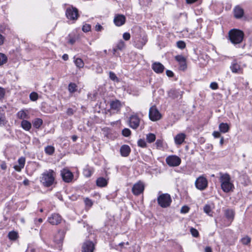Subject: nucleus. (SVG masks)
<instances>
[{
  "mask_svg": "<svg viewBox=\"0 0 252 252\" xmlns=\"http://www.w3.org/2000/svg\"><path fill=\"white\" fill-rule=\"evenodd\" d=\"M7 61V58L6 56L0 53V66L5 63Z\"/></svg>",
  "mask_w": 252,
  "mask_h": 252,
  "instance_id": "nucleus-35",
  "label": "nucleus"
},
{
  "mask_svg": "<svg viewBox=\"0 0 252 252\" xmlns=\"http://www.w3.org/2000/svg\"><path fill=\"white\" fill-rule=\"evenodd\" d=\"M130 148L127 145H123L121 147L120 153L122 157H128L130 153Z\"/></svg>",
  "mask_w": 252,
  "mask_h": 252,
  "instance_id": "nucleus-20",
  "label": "nucleus"
},
{
  "mask_svg": "<svg viewBox=\"0 0 252 252\" xmlns=\"http://www.w3.org/2000/svg\"><path fill=\"white\" fill-rule=\"evenodd\" d=\"M183 92L180 91L179 90L172 89L171 90L168 92V95L169 97H172L173 98H177L179 96L182 97Z\"/></svg>",
  "mask_w": 252,
  "mask_h": 252,
  "instance_id": "nucleus-23",
  "label": "nucleus"
},
{
  "mask_svg": "<svg viewBox=\"0 0 252 252\" xmlns=\"http://www.w3.org/2000/svg\"><path fill=\"white\" fill-rule=\"evenodd\" d=\"M62 59L64 60V61H67L68 60V56L67 54H64L63 55V57H62Z\"/></svg>",
  "mask_w": 252,
  "mask_h": 252,
  "instance_id": "nucleus-64",
  "label": "nucleus"
},
{
  "mask_svg": "<svg viewBox=\"0 0 252 252\" xmlns=\"http://www.w3.org/2000/svg\"><path fill=\"white\" fill-rule=\"evenodd\" d=\"M138 146L142 148H145L147 146V144L144 139H140L137 142Z\"/></svg>",
  "mask_w": 252,
  "mask_h": 252,
  "instance_id": "nucleus-42",
  "label": "nucleus"
},
{
  "mask_svg": "<svg viewBox=\"0 0 252 252\" xmlns=\"http://www.w3.org/2000/svg\"><path fill=\"white\" fill-rule=\"evenodd\" d=\"M65 14L67 19L73 21L76 20L79 17L78 9L73 6L68 7L66 9Z\"/></svg>",
  "mask_w": 252,
  "mask_h": 252,
  "instance_id": "nucleus-6",
  "label": "nucleus"
},
{
  "mask_svg": "<svg viewBox=\"0 0 252 252\" xmlns=\"http://www.w3.org/2000/svg\"><path fill=\"white\" fill-rule=\"evenodd\" d=\"M190 232L191 235L194 237H197L199 235L198 231L194 228L191 227L190 229Z\"/></svg>",
  "mask_w": 252,
  "mask_h": 252,
  "instance_id": "nucleus-44",
  "label": "nucleus"
},
{
  "mask_svg": "<svg viewBox=\"0 0 252 252\" xmlns=\"http://www.w3.org/2000/svg\"><path fill=\"white\" fill-rule=\"evenodd\" d=\"M85 202L86 205H87L89 206H91L93 205V202H92V200L91 199H89L88 198H86L85 199Z\"/></svg>",
  "mask_w": 252,
  "mask_h": 252,
  "instance_id": "nucleus-56",
  "label": "nucleus"
},
{
  "mask_svg": "<svg viewBox=\"0 0 252 252\" xmlns=\"http://www.w3.org/2000/svg\"><path fill=\"white\" fill-rule=\"evenodd\" d=\"M110 106L112 110L117 113L120 111L122 105L120 100L116 99L110 102Z\"/></svg>",
  "mask_w": 252,
  "mask_h": 252,
  "instance_id": "nucleus-16",
  "label": "nucleus"
},
{
  "mask_svg": "<svg viewBox=\"0 0 252 252\" xmlns=\"http://www.w3.org/2000/svg\"><path fill=\"white\" fill-rule=\"evenodd\" d=\"M244 33L243 31L233 29L229 31L228 37L231 42L233 44L241 43L244 39Z\"/></svg>",
  "mask_w": 252,
  "mask_h": 252,
  "instance_id": "nucleus-3",
  "label": "nucleus"
},
{
  "mask_svg": "<svg viewBox=\"0 0 252 252\" xmlns=\"http://www.w3.org/2000/svg\"><path fill=\"white\" fill-rule=\"evenodd\" d=\"M166 74L167 76H168L169 77H172L174 76L173 72L172 71L169 70H166Z\"/></svg>",
  "mask_w": 252,
  "mask_h": 252,
  "instance_id": "nucleus-60",
  "label": "nucleus"
},
{
  "mask_svg": "<svg viewBox=\"0 0 252 252\" xmlns=\"http://www.w3.org/2000/svg\"><path fill=\"white\" fill-rule=\"evenodd\" d=\"M204 252H212V248L210 247H206L205 248V251Z\"/></svg>",
  "mask_w": 252,
  "mask_h": 252,
  "instance_id": "nucleus-63",
  "label": "nucleus"
},
{
  "mask_svg": "<svg viewBox=\"0 0 252 252\" xmlns=\"http://www.w3.org/2000/svg\"><path fill=\"white\" fill-rule=\"evenodd\" d=\"M91 26L89 24H85L82 27V30L84 32H88L91 31Z\"/></svg>",
  "mask_w": 252,
  "mask_h": 252,
  "instance_id": "nucleus-50",
  "label": "nucleus"
},
{
  "mask_svg": "<svg viewBox=\"0 0 252 252\" xmlns=\"http://www.w3.org/2000/svg\"><path fill=\"white\" fill-rule=\"evenodd\" d=\"M224 215L227 219L231 222L234 218L235 212L232 209H228L224 211Z\"/></svg>",
  "mask_w": 252,
  "mask_h": 252,
  "instance_id": "nucleus-21",
  "label": "nucleus"
},
{
  "mask_svg": "<svg viewBox=\"0 0 252 252\" xmlns=\"http://www.w3.org/2000/svg\"><path fill=\"white\" fill-rule=\"evenodd\" d=\"M25 158L24 157H21L19 158L18 162L19 165L21 166V167H24L25 164Z\"/></svg>",
  "mask_w": 252,
  "mask_h": 252,
  "instance_id": "nucleus-47",
  "label": "nucleus"
},
{
  "mask_svg": "<svg viewBox=\"0 0 252 252\" xmlns=\"http://www.w3.org/2000/svg\"><path fill=\"white\" fill-rule=\"evenodd\" d=\"M140 119L135 115H132L129 117V126L133 129L137 128L139 126Z\"/></svg>",
  "mask_w": 252,
  "mask_h": 252,
  "instance_id": "nucleus-13",
  "label": "nucleus"
},
{
  "mask_svg": "<svg viewBox=\"0 0 252 252\" xmlns=\"http://www.w3.org/2000/svg\"><path fill=\"white\" fill-rule=\"evenodd\" d=\"M189 207L187 206H184L181 208V212L182 213H187L189 212Z\"/></svg>",
  "mask_w": 252,
  "mask_h": 252,
  "instance_id": "nucleus-54",
  "label": "nucleus"
},
{
  "mask_svg": "<svg viewBox=\"0 0 252 252\" xmlns=\"http://www.w3.org/2000/svg\"><path fill=\"white\" fill-rule=\"evenodd\" d=\"M156 140V135L152 133H148L146 135V140L149 143H151L154 142Z\"/></svg>",
  "mask_w": 252,
  "mask_h": 252,
  "instance_id": "nucleus-31",
  "label": "nucleus"
},
{
  "mask_svg": "<svg viewBox=\"0 0 252 252\" xmlns=\"http://www.w3.org/2000/svg\"><path fill=\"white\" fill-rule=\"evenodd\" d=\"M48 220L52 225H57L61 222L62 217L58 214L54 213L48 218Z\"/></svg>",
  "mask_w": 252,
  "mask_h": 252,
  "instance_id": "nucleus-14",
  "label": "nucleus"
},
{
  "mask_svg": "<svg viewBox=\"0 0 252 252\" xmlns=\"http://www.w3.org/2000/svg\"><path fill=\"white\" fill-rule=\"evenodd\" d=\"M166 162L169 166H178L181 164V159L177 156L171 155L166 158Z\"/></svg>",
  "mask_w": 252,
  "mask_h": 252,
  "instance_id": "nucleus-8",
  "label": "nucleus"
},
{
  "mask_svg": "<svg viewBox=\"0 0 252 252\" xmlns=\"http://www.w3.org/2000/svg\"><path fill=\"white\" fill-rule=\"evenodd\" d=\"M147 42V38L146 36L138 35L134 38V46L138 48L141 49Z\"/></svg>",
  "mask_w": 252,
  "mask_h": 252,
  "instance_id": "nucleus-9",
  "label": "nucleus"
},
{
  "mask_svg": "<svg viewBox=\"0 0 252 252\" xmlns=\"http://www.w3.org/2000/svg\"><path fill=\"white\" fill-rule=\"evenodd\" d=\"M156 145L158 149H160L163 147V141L161 139H158L156 141Z\"/></svg>",
  "mask_w": 252,
  "mask_h": 252,
  "instance_id": "nucleus-45",
  "label": "nucleus"
},
{
  "mask_svg": "<svg viewBox=\"0 0 252 252\" xmlns=\"http://www.w3.org/2000/svg\"><path fill=\"white\" fill-rule=\"evenodd\" d=\"M77 85L74 83H70L68 85V91L70 93H73L77 90Z\"/></svg>",
  "mask_w": 252,
  "mask_h": 252,
  "instance_id": "nucleus-33",
  "label": "nucleus"
},
{
  "mask_svg": "<svg viewBox=\"0 0 252 252\" xmlns=\"http://www.w3.org/2000/svg\"><path fill=\"white\" fill-rule=\"evenodd\" d=\"M0 166L2 170H5L7 168L6 163L5 161H2Z\"/></svg>",
  "mask_w": 252,
  "mask_h": 252,
  "instance_id": "nucleus-58",
  "label": "nucleus"
},
{
  "mask_svg": "<svg viewBox=\"0 0 252 252\" xmlns=\"http://www.w3.org/2000/svg\"><path fill=\"white\" fill-rule=\"evenodd\" d=\"M107 184L108 180L103 177H99L96 181V184L97 186L100 188L106 187L107 185Z\"/></svg>",
  "mask_w": 252,
  "mask_h": 252,
  "instance_id": "nucleus-24",
  "label": "nucleus"
},
{
  "mask_svg": "<svg viewBox=\"0 0 252 252\" xmlns=\"http://www.w3.org/2000/svg\"><path fill=\"white\" fill-rule=\"evenodd\" d=\"M149 117L151 121L155 122L159 120L161 118L162 115L157 107L155 105H153L149 109Z\"/></svg>",
  "mask_w": 252,
  "mask_h": 252,
  "instance_id": "nucleus-5",
  "label": "nucleus"
},
{
  "mask_svg": "<svg viewBox=\"0 0 252 252\" xmlns=\"http://www.w3.org/2000/svg\"><path fill=\"white\" fill-rule=\"evenodd\" d=\"M251 241V239L249 236H246L241 239V242L244 245H248Z\"/></svg>",
  "mask_w": 252,
  "mask_h": 252,
  "instance_id": "nucleus-41",
  "label": "nucleus"
},
{
  "mask_svg": "<svg viewBox=\"0 0 252 252\" xmlns=\"http://www.w3.org/2000/svg\"><path fill=\"white\" fill-rule=\"evenodd\" d=\"M123 37L125 40H128L130 38V34L129 32H125L123 35Z\"/></svg>",
  "mask_w": 252,
  "mask_h": 252,
  "instance_id": "nucleus-52",
  "label": "nucleus"
},
{
  "mask_svg": "<svg viewBox=\"0 0 252 252\" xmlns=\"http://www.w3.org/2000/svg\"><path fill=\"white\" fill-rule=\"evenodd\" d=\"M230 69L233 73H239L241 70L240 65L234 61L231 63Z\"/></svg>",
  "mask_w": 252,
  "mask_h": 252,
  "instance_id": "nucleus-25",
  "label": "nucleus"
},
{
  "mask_svg": "<svg viewBox=\"0 0 252 252\" xmlns=\"http://www.w3.org/2000/svg\"><path fill=\"white\" fill-rule=\"evenodd\" d=\"M94 249V243L90 241L85 242L82 247V252H93Z\"/></svg>",
  "mask_w": 252,
  "mask_h": 252,
  "instance_id": "nucleus-15",
  "label": "nucleus"
},
{
  "mask_svg": "<svg viewBox=\"0 0 252 252\" xmlns=\"http://www.w3.org/2000/svg\"><path fill=\"white\" fill-rule=\"evenodd\" d=\"M61 175L63 181L66 183H70L73 179L72 173L67 169H63L61 171Z\"/></svg>",
  "mask_w": 252,
  "mask_h": 252,
  "instance_id": "nucleus-10",
  "label": "nucleus"
},
{
  "mask_svg": "<svg viewBox=\"0 0 252 252\" xmlns=\"http://www.w3.org/2000/svg\"><path fill=\"white\" fill-rule=\"evenodd\" d=\"M233 12L234 16L236 19L241 18L244 14L243 9L239 6H237L234 8Z\"/></svg>",
  "mask_w": 252,
  "mask_h": 252,
  "instance_id": "nucleus-19",
  "label": "nucleus"
},
{
  "mask_svg": "<svg viewBox=\"0 0 252 252\" xmlns=\"http://www.w3.org/2000/svg\"><path fill=\"white\" fill-rule=\"evenodd\" d=\"M175 60L178 62H182L186 60V58L182 55H177L175 57Z\"/></svg>",
  "mask_w": 252,
  "mask_h": 252,
  "instance_id": "nucleus-48",
  "label": "nucleus"
},
{
  "mask_svg": "<svg viewBox=\"0 0 252 252\" xmlns=\"http://www.w3.org/2000/svg\"><path fill=\"white\" fill-rule=\"evenodd\" d=\"M30 99L33 101H36L38 98V94L35 92H32L30 94Z\"/></svg>",
  "mask_w": 252,
  "mask_h": 252,
  "instance_id": "nucleus-38",
  "label": "nucleus"
},
{
  "mask_svg": "<svg viewBox=\"0 0 252 252\" xmlns=\"http://www.w3.org/2000/svg\"><path fill=\"white\" fill-rule=\"evenodd\" d=\"M213 135L215 138H219L220 136V134L219 131H214L213 133Z\"/></svg>",
  "mask_w": 252,
  "mask_h": 252,
  "instance_id": "nucleus-61",
  "label": "nucleus"
},
{
  "mask_svg": "<svg viewBox=\"0 0 252 252\" xmlns=\"http://www.w3.org/2000/svg\"><path fill=\"white\" fill-rule=\"evenodd\" d=\"M130 134L131 131L128 128H125L122 130V134L125 137L129 136Z\"/></svg>",
  "mask_w": 252,
  "mask_h": 252,
  "instance_id": "nucleus-43",
  "label": "nucleus"
},
{
  "mask_svg": "<svg viewBox=\"0 0 252 252\" xmlns=\"http://www.w3.org/2000/svg\"><path fill=\"white\" fill-rule=\"evenodd\" d=\"M144 189V185L143 183L141 181H139L133 185L132 188V191L134 195H138L143 192Z\"/></svg>",
  "mask_w": 252,
  "mask_h": 252,
  "instance_id": "nucleus-11",
  "label": "nucleus"
},
{
  "mask_svg": "<svg viewBox=\"0 0 252 252\" xmlns=\"http://www.w3.org/2000/svg\"><path fill=\"white\" fill-rule=\"evenodd\" d=\"M92 173H93V171H92V169L89 168L87 167L84 169L83 174H84V176L87 177H90L92 175Z\"/></svg>",
  "mask_w": 252,
  "mask_h": 252,
  "instance_id": "nucleus-37",
  "label": "nucleus"
},
{
  "mask_svg": "<svg viewBox=\"0 0 252 252\" xmlns=\"http://www.w3.org/2000/svg\"><path fill=\"white\" fill-rule=\"evenodd\" d=\"M68 40V43L71 45H73L76 41L75 38L72 37L70 34H69L67 37Z\"/></svg>",
  "mask_w": 252,
  "mask_h": 252,
  "instance_id": "nucleus-49",
  "label": "nucleus"
},
{
  "mask_svg": "<svg viewBox=\"0 0 252 252\" xmlns=\"http://www.w3.org/2000/svg\"><path fill=\"white\" fill-rule=\"evenodd\" d=\"M43 124V121L40 118H36L32 121V124L35 128L38 129Z\"/></svg>",
  "mask_w": 252,
  "mask_h": 252,
  "instance_id": "nucleus-29",
  "label": "nucleus"
},
{
  "mask_svg": "<svg viewBox=\"0 0 252 252\" xmlns=\"http://www.w3.org/2000/svg\"><path fill=\"white\" fill-rule=\"evenodd\" d=\"M179 69L181 70L184 71L187 68V65L186 63V60L182 62L179 63Z\"/></svg>",
  "mask_w": 252,
  "mask_h": 252,
  "instance_id": "nucleus-40",
  "label": "nucleus"
},
{
  "mask_svg": "<svg viewBox=\"0 0 252 252\" xmlns=\"http://www.w3.org/2000/svg\"><path fill=\"white\" fill-rule=\"evenodd\" d=\"M45 153L48 155H52L55 152V148L53 146H48L45 148Z\"/></svg>",
  "mask_w": 252,
  "mask_h": 252,
  "instance_id": "nucleus-32",
  "label": "nucleus"
},
{
  "mask_svg": "<svg viewBox=\"0 0 252 252\" xmlns=\"http://www.w3.org/2000/svg\"><path fill=\"white\" fill-rule=\"evenodd\" d=\"M210 87L212 90H217L218 88V84L216 82H212L210 84Z\"/></svg>",
  "mask_w": 252,
  "mask_h": 252,
  "instance_id": "nucleus-53",
  "label": "nucleus"
},
{
  "mask_svg": "<svg viewBox=\"0 0 252 252\" xmlns=\"http://www.w3.org/2000/svg\"><path fill=\"white\" fill-rule=\"evenodd\" d=\"M125 47V43L122 40H120L117 45V49L120 50H123Z\"/></svg>",
  "mask_w": 252,
  "mask_h": 252,
  "instance_id": "nucleus-39",
  "label": "nucleus"
},
{
  "mask_svg": "<svg viewBox=\"0 0 252 252\" xmlns=\"http://www.w3.org/2000/svg\"><path fill=\"white\" fill-rule=\"evenodd\" d=\"M103 29V27L99 24H97L95 26V30L96 31H101Z\"/></svg>",
  "mask_w": 252,
  "mask_h": 252,
  "instance_id": "nucleus-57",
  "label": "nucleus"
},
{
  "mask_svg": "<svg viewBox=\"0 0 252 252\" xmlns=\"http://www.w3.org/2000/svg\"><path fill=\"white\" fill-rule=\"evenodd\" d=\"M219 174V181L222 191L225 193L233 191L234 189V186L230 176L228 173L221 172Z\"/></svg>",
  "mask_w": 252,
  "mask_h": 252,
  "instance_id": "nucleus-1",
  "label": "nucleus"
},
{
  "mask_svg": "<svg viewBox=\"0 0 252 252\" xmlns=\"http://www.w3.org/2000/svg\"><path fill=\"white\" fill-rule=\"evenodd\" d=\"M8 237L11 240H15L18 237L17 232L12 231L9 232Z\"/></svg>",
  "mask_w": 252,
  "mask_h": 252,
  "instance_id": "nucleus-34",
  "label": "nucleus"
},
{
  "mask_svg": "<svg viewBox=\"0 0 252 252\" xmlns=\"http://www.w3.org/2000/svg\"><path fill=\"white\" fill-rule=\"evenodd\" d=\"M177 46L179 48L183 49L185 48L186 44L184 41L180 40L177 42Z\"/></svg>",
  "mask_w": 252,
  "mask_h": 252,
  "instance_id": "nucleus-46",
  "label": "nucleus"
},
{
  "mask_svg": "<svg viewBox=\"0 0 252 252\" xmlns=\"http://www.w3.org/2000/svg\"><path fill=\"white\" fill-rule=\"evenodd\" d=\"M219 129L222 133H226L228 131L229 126L226 123H220L219 125Z\"/></svg>",
  "mask_w": 252,
  "mask_h": 252,
  "instance_id": "nucleus-28",
  "label": "nucleus"
},
{
  "mask_svg": "<svg viewBox=\"0 0 252 252\" xmlns=\"http://www.w3.org/2000/svg\"><path fill=\"white\" fill-rule=\"evenodd\" d=\"M21 126L26 131H29L32 127L31 123L26 120H24L21 122Z\"/></svg>",
  "mask_w": 252,
  "mask_h": 252,
  "instance_id": "nucleus-26",
  "label": "nucleus"
},
{
  "mask_svg": "<svg viewBox=\"0 0 252 252\" xmlns=\"http://www.w3.org/2000/svg\"><path fill=\"white\" fill-rule=\"evenodd\" d=\"M186 138V135L184 133H180L177 134L174 137V142L176 145H180L182 144Z\"/></svg>",
  "mask_w": 252,
  "mask_h": 252,
  "instance_id": "nucleus-18",
  "label": "nucleus"
},
{
  "mask_svg": "<svg viewBox=\"0 0 252 252\" xmlns=\"http://www.w3.org/2000/svg\"><path fill=\"white\" fill-rule=\"evenodd\" d=\"M66 113L68 115H72L73 114V110L72 108H69L67 109Z\"/></svg>",
  "mask_w": 252,
  "mask_h": 252,
  "instance_id": "nucleus-62",
  "label": "nucleus"
},
{
  "mask_svg": "<svg viewBox=\"0 0 252 252\" xmlns=\"http://www.w3.org/2000/svg\"><path fill=\"white\" fill-rule=\"evenodd\" d=\"M157 201L159 206L165 208L169 207L172 202V199L170 194L168 193H162L157 198Z\"/></svg>",
  "mask_w": 252,
  "mask_h": 252,
  "instance_id": "nucleus-4",
  "label": "nucleus"
},
{
  "mask_svg": "<svg viewBox=\"0 0 252 252\" xmlns=\"http://www.w3.org/2000/svg\"><path fill=\"white\" fill-rule=\"evenodd\" d=\"M126 17L123 14H116L114 18V23L117 27H120L126 23Z\"/></svg>",
  "mask_w": 252,
  "mask_h": 252,
  "instance_id": "nucleus-12",
  "label": "nucleus"
},
{
  "mask_svg": "<svg viewBox=\"0 0 252 252\" xmlns=\"http://www.w3.org/2000/svg\"><path fill=\"white\" fill-rule=\"evenodd\" d=\"M213 207L209 204H206L203 207L204 212L210 217L213 216Z\"/></svg>",
  "mask_w": 252,
  "mask_h": 252,
  "instance_id": "nucleus-27",
  "label": "nucleus"
},
{
  "mask_svg": "<svg viewBox=\"0 0 252 252\" xmlns=\"http://www.w3.org/2000/svg\"><path fill=\"white\" fill-rule=\"evenodd\" d=\"M56 173L52 169L46 170L42 174L40 182L45 187L53 185L55 181Z\"/></svg>",
  "mask_w": 252,
  "mask_h": 252,
  "instance_id": "nucleus-2",
  "label": "nucleus"
},
{
  "mask_svg": "<svg viewBox=\"0 0 252 252\" xmlns=\"http://www.w3.org/2000/svg\"><path fill=\"white\" fill-rule=\"evenodd\" d=\"M17 117L20 119H22L23 120L25 119H28L30 118V116L28 114V110H21L19 111L17 113Z\"/></svg>",
  "mask_w": 252,
  "mask_h": 252,
  "instance_id": "nucleus-22",
  "label": "nucleus"
},
{
  "mask_svg": "<svg viewBox=\"0 0 252 252\" xmlns=\"http://www.w3.org/2000/svg\"><path fill=\"white\" fill-rule=\"evenodd\" d=\"M74 59V63L77 67L81 68L84 67V63L81 59L79 58H75V57Z\"/></svg>",
  "mask_w": 252,
  "mask_h": 252,
  "instance_id": "nucleus-30",
  "label": "nucleus"
},
{
  "mask_svg": "<svg viewBox=\"0 0 252 252\" xmlns=\"http://www.w3.org/2000/svg\"><path fill=\"white\" fill-rule=\"evenodd\" d=\"M195 185L198 189L203 190L208 187V181L205 177L199 176L196 179Z\"/></svg>",
  "mask_w": 252,
  "mask_h": 252,
  "instance_id": "nucleus-7",
  "label": "nucleus"
},
{
  "mask_svg": "<svg viewBox=\"0 0 252 252\" xmlns=\"http://www.w3.org/2000/svg\"><path fill=\"white\" fill-rule=\"evenodd\" d=\"M152 68L157 73H161L164 70V66L159 62H155L152 64Z\"/></svg>",
  "mask_w": 252,
  "mask_h": 252,
  "instance_id": "nucleus-17",
  "label": "nucleus"
},
{
  "mask_svg": "<svg viewBox=\"0 0 252 252\" xmlns=\"http://www.w3.org/2000/svg\"><path fill=\"white\" fill-rule=\"evenodd\" d=\"M5 94V90L2 88L0 87V99H2L4 97Z\"/></svg>",
  "mask_w": 252,
  "mask_h": 252,
  "instance_id": "nucleus-55",
  "label": "nucleus"
},
{
  "mask_svg": "<svg viewBox=\"0 0 252 252\" xmlns=\"http://www.w3.org/2000/svg\"><path fill=\"white\" fill-rule=\"evenodd\" d=\"M109 78L112 81L119 82V79L117 77L116 75L112 71H110L109 73Z\"/></svg>",
  "mask_w": 252,
  "mask_h": 252,
  "instance_id": "nucleus-36",
  "label": "nucleus"
},
{
  "mask_svg": "<svg viewBox=\"0 0 252 252\" xmlns=\"http://www.w3.org/2000/svg\"><path fill=\"white\" fill-rule=\"evenodd\" d=\"M62 235V233L59 232L55 236L56 241H59L60 242L62 241L63 240V237Z\"/></svg>",
  "mask_w": 252,
  "mask_h": 252,
  "instance_id": "nucleus-51",
  "label": "nucleus"
},
{
  "mask_svg": "<svg viewBox=\"0 0 252 252\" xmlns=\"http://www.w3.org/2000/svg\"><path fill=\"white\" fill-rule=\"evenodd\" d=\"M24 167H21V166L19 165H14V168L15 169V170L18 172H20L22 169Z\"/></svg>",
  "mask_w": 252,
  "mask_h": 252,
  "instance_id": "nucleus-59",
  "label": "nucleus"
}]
</instances>
